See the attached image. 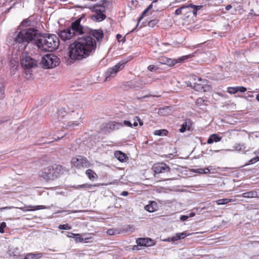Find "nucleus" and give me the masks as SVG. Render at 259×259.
Masks as SVG:
<instances>
[{
  "instance_id": "obj_1",
  "label": "nucleus",
  "mask_w": 259,
  "mask_h": 259,
  "mask_svg": "<svg viewBox=\"0 0 259 259\" xmlns=\"http://www.w3.org/2000/svg\"><path fill=\"white\" fill-rule=\"evenodd\" d=\"M82 18H79L71 23L70 27L60 31L58 35L64 40H70L74 37H79L68 48V56L72 60H80L87 58L96 51L97 46L103 37V32L100 29L91 30L81 24Z\"/></svg>"
},
{
  "instance_id": "obj_2",
  "label": "nucleus",
  "mask_w": 259,
  "mask_h": 259,
  "mask_svg": "<svg viewBox=\"0 0 259 259\" xmlns=\"http://www.w3.org/2000/svg\"><path fill=\"white\" fill-rule=\"evenodd\" d=\"M38 36L36 29L32 28H26L16 32L15 36H10L7 41L10 45L18 47L19 50H23L28 44L34 39L35 40Z\"/></svg>"
},
{
  "instance_id": "obj_3",
  "label": "nucleus",
  "mask_w": 259,
  "mask_h": 259,
  "mask_svg": "<svg viewBox=\"0 0 259 259\" xmlns=\"http://www.w3.org/2000/svg\"><path fill=\"white\" fill-rule=\"evenodd\" d=\"M35 44L38 49L45 52H51L56 50L59 47L60 40L55 34H39L35 40Z\"/></svg>"
},
{
  "instance_id": "obj_4",
  "label": "nucleus",
  "mask_w": 259,
  "mask_h": 259,
  "mask_svg": "<svg viewBox=\"0 0 259 259\" xmlns=\"http://www.w3.org/2000/svg\"><path fill=\"white\" fill-rule=\"evenodd\" d=\"M66 170L60 165L54 164L42 169L39 171V177L48 181L60 177Z\"/></svg>"
},
{
  "instance_id": "obj_5",
  "label": "nucleus",
  "mask_w": 259,
  "mask_h": 259,
  "mask_svg": "<svg viewBox=\"0 0 259 259\" xmlns=\"http://www.w3.org/2000/svg\"><path fill=\"white\" fill-rule=\"evenodd\" d=\"M190 87L198 92H206L210 90V87L207 84V81L202 80L201 78L192 75L190 77Z\"/></svg>"
},
{
  "instance_id": "obj_6",
  "label": "nucleus",
  "mask_w": 259,
  "mask_h": 259,
  "mask_svg": "<svg viewBox=\"0 0 259 259\" xmlns=\"http://www.w3.org/2000/svg\"><path fill=\"white\" fill-rule=\"evenodd\" d=\"M60 64V59L52 54H47L42 57L40 62L42 67L45 69L53 68Z\"/></svg>"
},
{
  "instance_id": "obj_7",
  "label": "nucleus",
  "mask_w": 259,
  "mask_h": 259,
  "mask_svg": "<svg viewBox=\"0 0 259 259\" xmlns=\"http://www.w3.org/2000/svg\"><path fill=\"white\" fill-rule=\"evenodd\" d=\"M202 6H196L191 3H186L183 5V15L186 17H189L192 14L196 16L197 11L200 10Z\"/></svg>"
},
{
  "instance_id": "obj_8",
  "label": "nucleus",
  "mask_w": 259,
  "mask_h": 259,
  "mask_svg": "<svg viewBox=\"0 0 259 259\" xmlns=\"http://www.w3.org/2000/svg\"><path fill=\"white\" fill-rule=\"evenodd\" d=\"M127 62L128 60H121L115 66L108 69L105 73L106 80H107L108 78L114 77L118 71L124 68L125 64Z\"/></svg>"
},
{
  "instance_id": "obj_9",
  "label": "nucleus",
  "mask_w": 259,
  "mask_h": 259,
  "mask_svg": "<svg viewBox=\"0 0 259 259\" xmlns=\"http://www.w3.org/2000/svg\"><path fill=\"white\" fill-rule=\"evenodd\" d=\"M22 66L25 69H30L37 66V62L26 54H23L21 59Z\"/></svg>"
},
{
  "instance_id": "obj_10",
  "label": "nucleus",
  "mask_w": 259,
  "mask_h": 259,
  "mask_svg": "<svg viewBox=\"0 0 259 259\" xmlns=\"http://www.w3.org/2000/svg\"><path fill=\"white\" fill-rule=\"evenodd\" d=\"M72 164L78 168L82 167H88L91 165L90 162L85 157L81 156H77L71 160Z\"/></svg>"
},
{
  "instance_id": "obj_11",
  "label": "nucleus",
  "mask_w": 259,
  "mask_h": 259,
  "mask_svg": "<svg viewBox=\"0 0 259 259\" xmlns=\"http://www.w3.org/2000/svg\"><path fill=\"white\" fill-rule=\"evenodd\" d=\"M109 4V2L107 0H102L90 8L93 13H104L105 8Z\"/></svg>"
},
{
  "instance_id": "obj_12",
  "label": "nucleus",
  "mask_w": 259,
  "mask_h": 259,
  "mask_svg": "<svg viewBox=\"0 0 259 259\" xmlns=\"http://www.w3.org/2000/svg\"><path fill=\"white\" fill-rule=\"evenodd\" d=\"M16 208L14 206H7L0 208V210H5V209H10L12 208ZM17 208L20 209L24 212L28 211H35L39 209H46L47 207L45 205H27L24 207H16Z\"/></svg>"
},
{
  "instance_id": "obj_13",
  "label": "nucleus",
  "mask_w": 259,
  "mask_h": 259,
  "mask_svg": "<svg viewBox=\"0 0 259 259\" xmlns=\"http://www.w3.org/2000/svg\"><path fill=\"white\" fill-rule=\"evenodd\" d=\"M153 171L155 172V177H157V175L160 173L169 172L170 168L164 163L156 164L153 166Z\"/></svg>"
},
{
  "instance_id": "obj_14",
  "label": "nucleus",
  "mask_w": 259,
  "mask_h": 259,
  "mask_svg": "<svg viewBox=\"0 0 259 259\" xmlns=\"http://www.w3.org/2000/svg\"><path fill=\"white\" fill-rule=\"evenodd\" d=\"M122 126H127V127H133L134 126V127H136L138 125V123H139V124L142 126L143 124V121L141 120L140 117L138 116H136L133 119V122L127 120H124L122 122Z\"/></svg>"
},
{
  "instance_id": "obj_15",
  "label": "nucleus",
  "mask_w": 259,
  "mask_h": 259,
  "mask_svg": "<svg viewBox=\"0 0 259 259\" xmlns=\"http://www.w3.org/2000/svg\"><path fill=\"white\" fill-rule=\"evenodd\" d=\"M191 56V55L184 56H182V57L179 58L178 59V60H171V59H168L167 58H163V59L166 60V61L162 62V63L167 64L169 66H172L178 62L183 61L190 58Z\"/></svg>"
},
{
  "instance_id": "obj_16",
  "label": "nucleus",
  "mask_w": 259,
  "mask_h": 259,
  "mask_svg": "<svg viewBox=\"0 0 259 259\" xmlns=\"http://www.w3.org/2000/svg\"><path fill=\"white\" fill-rule=\"evenodd\" d=\"M14 256H15V259H39L42 257V254L41 253H30L27 254L24 257L20 255L14 254Z\"/></svg>"
},
{
  "instance_id": "obj_17",
  "label": "nucleus",
  "mask_w": 259,
  "mask_h": 259,
  "mask_svg": "<svg viewBox=\"0 0 259 259\" xmlns=\"http://www.w3.org/2000/svg\"><path fill=\"white\" fill-rule=\"evenodd\" d=\"M137 243L139 246H151L155 244L154 240L151 238H139L137 240Z\"/></svg>"
},
{
  "instance_id": "obj_18",
  "label": "nucleus",
  "mask_w": 259,
  "mask_h": 259,
  "mask_svg": "<svg viewBox=\"0 0 259 259\" xmlns=\"http://www.w3.org/2000/svg\"><path fill=\"white\" fill-rule=\"evenodd\" d=\"M192 125V121L189 119H186L184 122L181 125L179 131L180 133H184L187 130L190 131L191 129Z\"/></svg>"
},
{
  "instance_id": "obj_19",
  "label": "nucleus",
  "mask_w": 259,
  "mask_h": 259,
  "mask_svg": "<svg viewBox=\"0 0 259 259\" xmlns=\"http://www.w3.org/2000/svg\"><path fill=\"white\" fill-rule=\"evenodd\" d=\"M106 16L104 13H94L91 15V18L93 20L100 22L104 20Z\"/></svg>"
},
{
  "instance_id": "obj_20",
  "label": "nucleus",
  "mask_w": 259,
  "mask_h": 259,
  "mask_svg": "<svg viewBox=\"0 0 259 259\" xmlns=\"http://www.w3.org/2000/svg\"><path fill=\"white\" fill-rule=\"evenodd\" d=\"M246 145L244 143H236L233 146V149H228L227 150L228 151L235 150L237 152H241L243 151L246 148Z\"/></svg>"
},
{
  "instance_id": "obj_21",
  "label": "nucleus",
  "mask_w": 259,
  "mask_h": 259,
  "mask_svg": "<svg viewBox=\"0 0 259 259\" xmlns=\"http://www.w3.org/2000/svg\"><path fill=\"white\" fill-rule=\"evenodd\" d=\"M257 193L255 191H250L246 192H244L241 194V196L244 198H252L257 197ZM240 195H238L240 196Z\"/></svg>"
},
{
  "instance_id": "obj_22",
  "label": "nucleus",
  "mask_w": 259,
  "mask_h": 259,
  "mask_svg": "<svg viewBox=\"0 0 259 259\" xmlns=\"http://www.w3.org/2000/svg\"><path fill=\"white\" fill-rule=\"evenodd\" d=\"M222 137H219L216 134L211 135L208 138L207 143L208 144H212L213 142H218L221 141Z\"/></svg>"
},
{
  "instance_id": "obj_23",
  "label": "nucleus",
  "mask_w": 259,
  "mask_h": 259,
  "mask_svg": "<svg viewBox=\"0 0 259 259\" xmlns=\"http://www.w3.org/2000/svg\"><path fill=\"white\" fill-rule=\"evenodd\" d=\"M172 112L171 109L170 107L166 106L164 108L159 109L158 113L163 116H167Z\"/></svg>"
},
{
  "instance_id": "obj_24",
  "label": "nucleus",
  "mask_w": 259,
  "mask_h": 259,
  "mask_svg": "<svg viewBox=\"0 0 259 259\" xmlns=\"http://www.w3.org/2000/svg\"><path fill=\"white\" fill-rule=\"evenodd\" d=\"M115 157L120 161L123 162L126 158V155L120 151H117L114 153Z\"/></svg>"
},
{
  "instance_id": "obj_25",
  "label": "nucleus",
  "mask_w": 259,
  "mask_h": 259,
  "mask_svg": "<svg viewBox=\"0 0 259 259\" xmlns=\"http://www.w3.org/2000/svg\"><path fill=\"white\" fill-rule=\"evenodd\" d=\"M85 174L88 178L91 180H93L94 179L98 178V176L96 173L91 169H87L85 171Z\"/></svg>"
},
{
  "instance_id": "obj_26",
  "label": "nucleus",
  "mask_w": 259,
  "mask_h": 259,
  "mask_svg": "<svg viewBox=\"0 0 259 259\" xmlns=\"http://www.w3.org/2000/svg\"><path fill=\"white\" fill-rule=\"evenodd\" d=\"M156 203L154 202H151L150 204L146 205L145 206V209L150 212H152L156 210Z\"/></svg>"
},
{
  "instance_id": "obj_27",
  "label": "nucleus",
  "mask_w": 259,
  "mask_h": 259,
  "mask_svg": "<svg viewBox=\"0 0 259 259\" xmlns=\"http://www.w3.org/2000/svg\"><path fill=\"white\" fill-rule=\"evenodd\" d=\"M235 200L232 199H222L216 200L215 202L218 205H224L228 203L229 202H234Z\"/></svg>"
},
{
  "instance_id": "obj_28",
  "label": "nucleus",
  "mask_w": 259,
  "mask_h": 259,
  "mask_svg": "<svg viewBox=\"0 0 259 259\" xmlns=\"http://www.w3.org/2000/svg\"><path fill=\"white\" fill-rule=\"evenodd\" d=\"M189 234H187L185 232H182V233H176L175 235H174L172 237L174 238V239L175 241L184 239L186 236H188Z\"/></svg>"
},
{
  "instance_id": "obj_29",
  "label": "nucleus",
  "mask_w": 259,
  "mask_h": 259,
  "mask_svg": "<svg viewBox=\"0 0 259 259\" xmlns=\"http://www.w3.org/2000/svg\"><path fill=\"white\" fill-rule=\"evenodd\" d=\"M122 126V123L121 122H113L109 124V128L115 130H118Z\"/></svg>"
},
{
  "instance_id": "obj_30",
  "label": "nucleus",
  "mask_w": 259,
  "mask_h": 259,
  "mask_svg": "<svg viewBox=\"0 0 259 259\" xmlns=\"http://www.w3.org/2000/svg\"><path fill=\"white\" fill-rule=\"evenodd\" d=\"M135 84V81L131 80L127 81L124 84L123 89L124 90H128L130 88H136Z\"/></svg>"
},
{
  "instance_id": "obj_31",
  "label": "nucleus",
  "mask_w": 259,
  "mask_h": 259,
  "mask_svg": "<svg viewBox=\"0 0 259 259\" xmlns=\"http://www.w3.org/2000/svg\"><path fill=\"white\" fill-rule=\"evenodd\" d=\"M208 101L203 98H199L196 101V104L198 106L207 105Z\"/></svg>"
},
{
  "instance_id": "obj_32",
  "label": "nucleus",
  "mask_w": 259,
  "mask_h": 259,
  "mask_svg": "<svg viewBox=\"0 0 259 259\" xmlns=\"http://www.w3.org/2000/svg\"><path fill=\"white\" fill-rule=\"evenodd\" d=\"M210 171V170L208 168H197L194 169V172L196 173H198L200 174H208Z\"/></svg>"
},
{
  "instance_id": "obj_33",
  "label": "nucleus",
  "mask_w": 259,
  "mask_h": 259,
  "mask_svg": "<svg viewBox=\"0 0 259 259\" xmlns=\"http://www.w3.org/2000/svg\"><path fill=\"white\" fill-rule=\"evenodd\" d=\"M152 4L149 5V6L143 12L142 15L138 19V22H139L143 17L146 15V13L152 8Z\"/></svg>"
},
{
  "instance_id": "obj_34",
  "label": "nucleus",
  "mask_w": 259,
  "mask_h": 259,
  "mask_svg": "<svg viewBox=\"0 0 259 259\" xmlns=\"http://www.w3.org/2000/svg\"><path fill=\"white\" fill-rule=\"evenodd\" d=\"M167 133L168 132L166 130H156L154 132V135L156 136H162L166 135Z\"/></svg>"
},
{
  "instance_id": "obj_35",
  "label": "nucleus",
  "mask_w": 259,
  "mask_h": 259,
  "mask_svg": "<svg viewBox=\"0 0 259 259\" xmlns=\"http://www.w3.org/2000/svg\"><path fill=\"white\" fill-rule=\"evenodd\" d=\"M80 123L77 121H70L68 122L66 127L67 128H74L76 126L78 125Z\"/></svg>"
},
{
  "instance_id": "obj_36",
  "label": "nucleus",
  "mask_w": 259,
  "mask_h": 259,
  "mask_svg": "<svg viewBox=\"0 0 259 259\" xmlns=\"http://www.w3.org/2000/svg\"><path fill=\"white\" fill-rule=\"evenodd\" d=\"M142 81V78L137 80H135L136 83L135 87L143 89L145 87V85Z\"/></svg>"
},
{
  "instance_id": "obj_37",
  "label": "nucleus",
  "mask_w": 259,
  "mask_h": 259,
  "mask_svg": "<svg viewBox=\"0 0 259 259\" xmlns=\"http://www.w3.org/2000/svg\"><path fill=\"white\" fill-rule=\"evenodd\" d=\"M142 81L144 82L145 85L146 84H151L154 81V79L150 76L145 78H142Z\"/></svg>"
},
{
  "instance_id": "obj_38",
  "label": "nucleus",
  "mask_w": 259,
  "mask_h": 259,
  "mask_svg": "<svg viewBox=\"0 0 259 259\" xmlns=\"http://www.w3.org/2000/svg\"><path fill=\"white\" fill-rule=\"evenodd\" d=\"M227 92L229 94H234L237 92V87H228L227 88Z\"/></svg>"
},
{
  "instance_id": "obj_39",
  "label": "nucleus",
  "mask_w": 259,
  "mask_h": 259,
  "mask_svg": "<svg viewBox=\"0 0 259 259\" xmlns=\"http://www.w3.org/2000/svg\"><path fill=\"white\" fill-rule=\"evenodd\" d=\"M158 22V20L157 19H153L150 21L148 22V26L149 27H154Z\"/></svg>"
},
{
  "instance_id": "obj_40",
  "label": "nucleus",
  "mask_w": 259,
  "mask_h": 259,
  "mask_svg": "<svg viewBox=\"0 0 259 259\" xmlns=\"http://www.w3.org/2000/svg\"><path fill=\"white\" fill-rule=\"evenodd\" d=\"M58 228L62 230H70L71 227L68 224H65L59 225Z\"/></svg>"
},
{
  "instance_id": "obj_41",
  "label": "nucleus",
  "mask_w": 259,
  "mask_h": 259,
  "mask_svg": "<svg viewBox=\"0 0 259 259\" xmlns=\"http://www.w3.org/2000/svg\"><path fill=\"white\" fill-rule=\"evenodd\" d=\"M4 92V82L2 80H0V98L3 97Z\"/></svg>"
},
{
  "instance_id": "obj_42",
  "label": "nucleus",
  "mask_w": 259,
  "mask_h": 259,
  "mask_svg": "<svg viewBox=\"0 0 259 259\" xmlns=\"http://www.w3.org/2000/svg\"><path fill=\"white\" fill-rule=\"evenodd\" d=\"M75 240L76 242H81L83 241V239L81 237V236L79 234H76L75 235Z\"/></svg>"
},
{
  "instance_id": "obj_43",
  "label": "nucleus",
  "mask_w": 259,
  "mask_h": 259,
  "mask_svg": "<svg viewBox=\"0 0 259 259\" xmlns=\"http://www.w3.org/2000/svg\"><path fill=\"white\" fill-rule=\"evenodd\" d=\"M258 161H259V157L253 158L249 161V163L247 165L253 164Z\"/></svg>"
},
{
  "instance_id": "obj_44",
  "label": "nucleus",
  "mask_w": 259,
  "mask_h": 259,
  "mask_svg": "<svg viewBox=\"0 0 259 259\" xmlns=\"http://www.w3.org/2000/svg\"><path fill=\"white\" fill-rule=\"evenodd\" d=\"M6 227V223L5 222H2L0 224V233H4V229Z\"/></svg>"
},
{
  "instance_id": "obj_45",
  "label": "nucleus",
  "mask_w": 259,
  "mask_h": 259,
  "mask_svg": "<svg viewBox=\"0 0 259 259\" xmlns=\"http://www.w3.org/2000/svg\"><path fill=\"white\" fill-rule=\"evenodd\" d=\"M175 14L177 16L182 14L183 15V6H181L180 8L177 9L175 11Z\"/></svg>"
},
{
  "instance_id": "obj_46",
  "label": "nucleus",
  "mask_w": 259,
  "mask_h": 259,
  "mask_svg": "<svg viewBox=\"0 0 259 259\" xmlns=\"http://www.w3.org/2000/svg\"><path fill=\"white\" fill-rule=\"evenodd\" d=\"M237 92L244 93L246 91V88L244 87L238 86L237 87Z\"/></svg>"
},
{
  "instance_id": "obj_47",
  "label": "nucleus",
  "mask_w": 259,
  "mask_h": 259,
  "mask_svg": "<svg viewBox=\"0 0 259 259\" xmlns=\"http://www.w3.org/2000/svg\"><path fill=\"white\" fill-rule=\"evenodd\" d=\"M29 22V20H28V19H25L21 23L20 26H26L28 25Z\"/></svg>"
},
{
  "instance_id": "obj_48",
  "label": "nucleus",
  "mask_w": 259,
  "mask_h": 259,
  "mask_svg": "<svg viewBox=\"0 0 259 259\" xmlns=\"http://www.w3.org/2000/svg\"><path fill=\"white\" fill-rule=\"evenodd\" d=\"M96 186H97V185H92V184H89L86 183V184H83V187H84V188H91L93 187H96Z\"/></svg>"
},
{
  "instance_id": "obj_49",
  "label": "nucleus",
  "mask_w": 259,
  "mask_h": 259,
  "mask_svg": "<svg viewBox=\"0 0 259 259\" xmlns=\"http://www.w3.org/2000/svg\"><path fill=\"white\" fill-rule=\"evenodd\" d=\"M9 117H1L0 118V124H2L6 121H7L9 120Z\"/></svg>"
},
{
  "instance_id": "obj_50",
  "label": "nucleus",
  "mask_w": 259,
  "mask_h": 259,
  "mask_svg": "<svg viewBox=\"0 0 259 259\" xmlns=\"http://www.w3.org/2000/svg\"><path fill=\"white\" fill-rule=\"evenodd\" d=\"M189 218L188 215H181V217H180V220L182 221H185L186 220H187V219Z\"/></svg>"
},
{
  "instance_id": "obj_51",
  "label": "nucleus",
  "mask_w": 259,
  "mask_h": 259,
  "mask_svg": "<svg viewBox=\"0 0 259 259\" xmlns=\"http://www.w3.org/2000/svg\"><path fill=\"white\" fill-rule=\"evenodd\" d=\"M148 69L149 71H152L155 70V66H154V65H149L148 67Z\"/></svg>"
},
{
  "instance_id": "obj_52",
  "label": "nucleus",
  "mask_w": 259,
  "mask_h": 259,
  "mask_svg": "<svg viewBox=\"0 0 259 259\" xmlns=\"http://www.w3.org/2000/svg\"><path fill=\"white\" fill-rule=\"evenodd\" d=\"M107 233L109 235H112L114 234V231L112 229H109L107 231Z\"/></svg>"
},
{
  "instance_id": "obj_53",
  "label": "nucleus",
  "mask_w": 259,
  "mask_h": 259,
  "mask_svg": "<svg viewBox=\"0 0 259 259\" xmlns=\"http://www.w3.org/2000/svg\"><path fill=\"white\" fill-rule=\"evenodd\" d=\"M165 241H168V242H172V241H175L174 239V238L173 237H168L167 239H166V240H165Z\"/></svg>"
},
{
  "instance_id": "obj_54",
  "label": "nucleus",
  "mask_w": 259,
  "mask_h": 259,
  "mask_svg": "<svg viewBox=\"0 0 259 259\" xmlns=\"http://www.w3.org/2000/svg\"><path fill=\"white\" fill-rule=\"evenodd\" d=\"M128 193L127 191H123L121 193V196H126L128 195Z\"/></svg>"
},
{
  "instance_id": "obj_55",
  "label": "nucleus",
  "mask_w": 259,
  "mask_h": 259,
  "mask_svg": "<svg viewBox=\"0 0 259 259\" xmlns=\"http://www.w3.org/2000/svg\"><path fill=\"white\" fill-rule=\"evenodd\" d=\"M195 215V213L194 212H192L190 213L189 214V215H188V216L189 218H191V217H194Z\"/></svg>"
},
{
  "instance_id": "obj_56",
  "label": "nucleus",
  "mask_w": 259,
  "mask_h": 259,
  "mask_svg": "<svg viewBox=\"0 0 259 259\" xmlns=\"http://www.w3.org/2000/svg\"><path fill=\"white\" fill-rule=\"evenodd\" d=\"M232 8V6L230 5H227L226 8H225V9L227 10V11H229V10H230Z\"/></svg>"
},
{
  "instance_id": "obj_57",
  "label": "nucleus",
  "mask_w": 259,
  "mask_h": 259,
  "mask_svg": "<svg viewBox=\"0 0 259 259\" xmlns=\"http://www.w3.org/2000/svg\"><path fill=\"white\" fill-rule=\"evenodd\" d=\"M121 37H122V36L120 34H117L116 38L118 40V41H120V39L121 38Z\"/></svg>"
},
{
  "instance_id": "obj_58",
  "label": "nucleus",
  "mask_w": 259,
  "mask_h": 259,
  "mask_svg": "<svg viewBox=\"0 0 259 259\" xmlns=\"http://www.w3.org/2000/svg\"><path fill=\"white\" fill-rule=\"evenodd\" d=\"M83 186V184L82 185H78L77 187H76V188L77 189H83V188H84Z\"/></svg>"
},
{
  "instance_id": "obj_59",
  "label": "nucleus",
  "mask_w": 259,
  "mask_h": 259,
  "mask_svg": "<svg viewBox=\"0 0 259 259\" xmlns=\"http://www.w3.org/2000/svg\"><path fill=\"white\" fill-rule=\"evenodd\" d=\"M252 97H253V95H250V94H248L247 96H246L247 99H248L249 98H252Z\"/></svg>"
},
{
  "instance_id": "obj_60",
  "label": "nucleus",
  "mask_w": 259,
  "mask_h": 259,
  "mask_svg": "<svg viewBox=\"0 0 259 259\" xmlns=\"http://www.w3.org/2000/svg\"><path fill=\"white\" fill-rule=\"evenodd\" d=\"M70 234L71 235H68V237H70V238L72 237V236H75V234H73V233H70Z\"/></svg>"
},
{
  "instance_id": "obj_61",
  "label": "nucleus",
  "mask_w": 259,
  "mask_h": 259,
  "mask_svg": "<svg viewBox=\"0 0 259 259\" xmlns=\"http://www.w3.org/2000/svg\"><path fill=\"white\" fill-rule=\"evenodd\" d=\"M65 211L67 212L68 213H71L73 212V211H71V210H66ZM76 212L75 211H73V212Z\"/></svg>"
},
{
  "instance_id": "obj_62",
  "label": "nucleus",
  "mask_w": 259,
  "mask_h": 259,
  "mask_svg": "<svg viewBox=\"0 0 259 259\" xmlns=\"http://www.w3.org/2000/svg\"><path fill=\"white\" fill-rule=\"evenodd\" d=\"M163 58H162L161 59V62H163V61H166V60H163Z\"/></svg>"
},
{
  "instance_id": "obj_63",
  "label": "nucleus",
  "mask_w": 259,
  "mask_h": 259,
  "mask_svg": "<svg viewBox=\"0 0 259 259\" xmlns=\"http://www.w3.org/2000/svg\"><path fill=\"white\" fill-rule=\"evenodd\" d=\"M169 179H169V178H166V179H163V181H167V180H169Z\"/></svg>"
},
{
  "instance_id": "obj_64",
  "label": "nucleus",
  "mask_w": 259,
  "mask_h": 259,
  "mask_svg": "<svg viewBox=\"0 0 259 259\" xmlns=\"http://www.w3.org/2000/svg\"><path fill=\"white\" fill-rule=\"evenodd\" d=\"M246 151H244V154H246Z\"/></svg>"
}]
</instances>
